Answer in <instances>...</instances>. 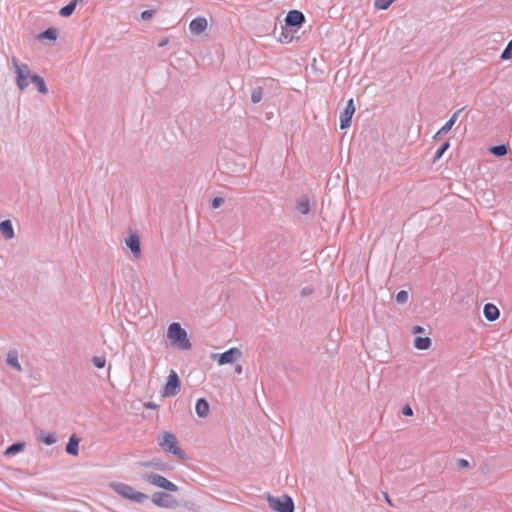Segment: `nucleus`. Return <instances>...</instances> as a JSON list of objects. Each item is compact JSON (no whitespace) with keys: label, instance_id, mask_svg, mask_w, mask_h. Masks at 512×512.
<instances>
[{"label":"nucleus","instance_id":"44","mask_svg":"<svg viewBox=\"0 0 512 512\" xmlns=\"http://www.w3.org/2000/svg\"><path fill=\"white\" fill-rule=\"evenodd\" d=\"M144 406L148 409L156 410L159 408V405L154 402H147L144 404Z\"/></svg>","mask_w":512,"mask_h":512},{"label":"nucleus","instance_id":"8","mask_svg":"<svg viewBox=\"0 0 512 512\" xmlns=\"http://www.w3.org/2000/svg\"><path fill=\"white\" fill-rule=\"evenodd\" d=\"M143 479L146 480L148 483L157 486L159 488L165 489L169 492H176L179 490L178 486L174 484L173 482L167 480L165 477L151 473V474H144Z\"/></svg>","mask_w":512,"mask_h":512},{"label":"nucleus","instance_id":"24","mask_svg":"<svg viewBox=\"0 0 512 512\" xmlns=\"http://www.w3.org/2000/svg\"><path fill=\"white\" fill-rule=\"evenodd\" d=\"M83 2L84 0H71L68 4H66L59 10V15L64 18L70 17L75 11L77 4Z\"/></svg>","mask_w":512,"mask_h":512},{"label":"nucleus","instance_id":"9","mask_svg":"<svg viewBox=\"0 0 512 512\" xmlns=\"http://www.w3.org/2000/svg\"><path fill=\"white\" fill-rule=\"evenodd\" d=\"M284 28L297 32L305 23V16L299 10H290L284 19Z\"/></svg>","mask_w":512,"mask_h":512},{"label":"nucleus","instance_id":"32","mask_svg":"<svg viewBox=\"0 0 512 512\" xmlns=\"http://www.w3.org/2000/svg\"><path fill=\"white\" fill-rule=\"evenodd\" d=\"M263 98V89L261 86L253 88L251 92V101L254 104L259 103Z\"/></svg>","mask_w":512,"mask_h":512},{"label":"nucleus","instance_id":"29","mask_svg":"<svg viewBox=\"0 0 512 512\" xmlns=\"http://www.w3.org/2000/svg\"><path fill=\"white\" fill-rule=\"evenodd\" d=\"M296 210L302 214L307 215L310 211L309 199L306 196L301 197L296 204Z\"/></svg>","mask_w":512,"mask_h":512},{"label":"nucleus","instance_id":"40","mask_svg":"<svg viewBox=\"0 0 512 512\" xmlns=\"http://www.w3.org/2000/svg\"><path fill=\"white\" fill-rule=\"evenodd\" d=\"M456 464H457V467L460 469H466V468L470 467L469 461L466 459H463V458L457 459Z\"/></svg>","mask_w":512,"mask_h":512},{"label":"nucleus","instance_id":"28","mask_svg":"<svg viewBox=\"0 0 512 512\" xmlns=\"http://www.w3.org/2000/svg\"><path fill=\"white\" fill-rule=\"evenodd\" d=\"M431 339L429 337L416 336L414 339V347L418 350H427L431 346Z\"/></svg>","mask_w":512,"mask_h":512},{"label":"nucleus","instance_id":"27","mask_svg":"<svg viewBox=\"0 0 512 512\" xmlns=\"http://www.w3.org/2000/svg\"><path fill=\"white\" fill-rule=\"evenodd\" d=\"M37 439L48 446L55 444L57 441L55 433H45L43 430L37 433Z\"/></svg>","mask_w":512,"mask_h":512},{"label":"nucleus","instance_id":"23","mask_svg":"<svg viewBox=\"0 0 512 512\" xmlns=\"http://www.w3.org/2000/svg\"><path fill=\"white\" fill-rule=\"evenodd\" d=\"M6 363L9 367L15 369L16 371H22V366L18 360V352L16 350H10L7 353Z\"/></svg>","mask_w":512,"mask_h":512},{"label":"nucleus","instance_id":"1","mask_svg":"<svg viewBox=\"0 0 512 512\" xmlns=\"http://www.w3.org/2000/svg\"><path fill=\"white\" fill-rule=\"evenodd\" d=\"M262 261L268 267H273L288 256L287 240L284 235L272 233L262 247Z\"/></svg>","mask_w":512,"mask_h":512},{"label":"nucleus","instance_id":"10","mask_svg":"<svg viewBox=\"0 0 512 512\" xmlns=\"http://www.w3.org/2000/svg\"><path fill=\"white\" fill-rule=\"evenodd\" d=\"M151 500L161 508L174 509L178 506L177 500L167 492H155Z\"/></svg>","mask_w":512,"mask_h":512},{"label":"nucleus","instance_id":"26","mask_svg":"<svg viewBox=\"0 0 512 512\" xmlns=\"http://www.w3.org/2000/svg\"><path fill=\"white\" fill-rule=\"evenodd\" d=\"M25 442L17 441L9 445L4 451V455L7 457L13 456L17 453L22 452L25 449Z\"/></svg>","mask_w":512,"mask_h":512},{"label":"nucleus","instance_id":"14","mask_svg":"<svg viewBox=\"0 0 512 512\" xmlns=\"http://www.w3.org/2000/svg\"><path fill=\"white\" fill-rule=\"evenodd\" d=\"M294 33L290 29H285L283 24H280L279 27L275 25L273 30L275 38L281 43H290L294 39Z\"/></svg>","mask_w":512,"mask_h":512},{"label":"nucleus","instance_id":"46","mask_svg":"<svg viewBox=\"0 0 512 512\" xmlns=\"http://www.w3.org/2000/svg\"><path fill=\"white\" fill-rule=\"evenodd\" d=\"M235 372H236L237 374H241V373H242V366H241L240 364H237V365L235 366Z\"/></svg>","mask_w":512,"mask_h":512},{"label":"nucleus","instance_id":"16","mask_svg":"<svg viewBox=\"0 0 512 512\" xmlns=\"http://www.w3.org/2000/svg\"><path fill=\"white\" fill-rule=\"evenodd\" d=\"M463 110H464V107H462V108L458 109L457 111H455L453 113V115L451 116V118L437 131V133L434 136V139H437L438 137L447 134L451 130V128L455 124L458 116L460 115V113Z\"/></svg>","mask_w":512,"mask_h":512},{"label":"nucleus","instance_id":"37","mask_svg":"<svg viewBox=\"0 0 512 512\" xmlns=\"http://www.w3.org/2000/svg\"><path fill=\"white\" fill-rule=\"evenodd\" d=\"M155 14H156V10H153V9L145 10L141 13L140 17H141V20H143V21H149L154 17Z\"/></svg>","mask_w":512,"mask_h":512},{"label":"nucleus","instance_id":"21","mask_svg":"<svg viewBox=\"0 0 512 512\" xmlns=\"http://www.w3.org/2000/svg\"><path fill=\"white\" fill-rule=\"evenodd\" d=\"M0 232L7 240L14 238L15 233L11 220H3L0 222Z\"/></svg>","mask_w":512,"mask_h":512},{"label":"nucleus","instance_id":"35","mask_svg":"<svg viewBox=\"0 0 512 512\" xmlns=\"http://www.w3.org/2000/svg\"><path fill=\"white\" fill-rule=\"evenodd\" d=\"M408 292L406 290H400L397 292L395 300L398 304H405L408 301Z\"/></svg>","mask_w":512,"mask_h":512},{"label":"nucleus","instance_id":"22","mask_svg":"<svg viewBox=\"0 0 512 512\" xmlns=\"http://www.w3.org/2000/svg\"><path fill=\"white\" fill-rule=\"evenodd\" d=\"M57 37H58V31L56 28H53V27L43 30L36 36V38L39 41L49 40L50 42H53V43L57 40Z\"/></svg>","mask_w":512,"mask_h":512},{"label":"nucleus","instance_id":"43","mask_svg":"<svg viewBox=\"0 0 512 512\" xmlns=\"http://www.w3.org/2000/svg\"><path fill=\"white\" fill-rule=\"evenodd\" d=\"M425 332V329L422 327V326H419V325H416L412 328V333L413 334H422Z\"/></svg>","mask_w":512,"mask_h":512},{"label":"nucleus","instance_id":"5","mask_svg":"<svg viewBox=\"0 0 512 512\" xmlns=\"http://www.w3.org/2000/svg\"><path fill=\"white\" fill-rule=\"evenodd\" d=\"M269 507L274 512H294V501L289 495H282L281 497L267 496Z\"/></svg>","mask_w":512,"mask_h":512},{"label":"nucleus","instance_id":"17","mask_svg":"<svg viewBox=\"0 0 512 512\" xmlns=\"http://www.w3.org/2000/svg\"><path fill=\"white\" fill-rule=\"evenodd\" d=\"M206 28L207 20L204 17H196L189 24L191 33L195 35H200L206 30Z\"/></svg>","mask_w":512,"mask_h":512},{"label":"nucleus","instance_id":"41","mask_svg":"<svg viewBox=\"0 0 512 512\" xmlns=\"http://www.w3.org/2000/svg\"><path fill=\"white\" fill-rule=\"evenodd\" d=\"M402 414L407 416V417L413 416V409H412V407L409 404H405L403 406V408H402Z\"/></svg>","mask_w":512,"mask_h":512},{"label":"nucleus","instance_id":"20","mask_svg":"<svg viewBox=\"0 0 512 512\" xmlns=\"http://www.w3.org/2000/svg\"><path fill=\"white\" fill-rule=\"evenodd\" d=\"M79 442L80 438L76 434H72L65 446L66 453L77 456L79 454Z\"/></svg>","mask_w":512,"mask_h":512},{"label":"nucleus","instance_id":"38","mask_svg":"<svg viewBox=\"0 0 512 512\" xmlns=\"http://www.w3.org/2000/svg\"><path fill=\"white\" fill-rule=\"evenodd\" d=\"M223 203H224V199L222 197H214L211 200V208L217 209V208L221 207Z\"/></svg>","mask_w":512,"mask_h":512},{"label":"nucleus","instance_id":"39","mask_svg":"<svg viewBox=\"0 0 512 512\" xmlns=\"http://www.w3.org/2000/svg\"><path fill=\"white\" fill-rule=\"evenodd\" d=\"M314 293V289L311 286L303 287L300 291L302 297L310 296Z\"/></svg>","mask_w":512,"mask_h":512},{"label":"nucleus","instance_id":"30","mask_svg":"<svg viewBox=\"0 0 512 512\" xmlns=\"http://www.w3.org/2000/svg\"><path fill=\"white\" fill-rule=\"evenodd\" d=\"M450 148V141L449 140H446L445 142H443L441 144V146L437 149L434 157H433V160L432 162L433 163H436L437 161H439L442 156L445 154V152Z\"/></svg>","mask_w":512,"mask_h":512},{"label":"nucleus","instance_id":"6","mask_svg":"<svg viewBox=\"0 0 512 512\" xmlns=\"http://www.w3.org/2000/svg\"><path fill=\"white\" fill-rule=\"evenodd\" d=\"M12 64L16 73V84L19 90L24 91L28 85V79H30L31 74L29 66L27 64H19V61L16 57H12Z\"/></svg>","mask_w":512,"mask_h":512},{"label":"nucleus","instance_id":"34","mask_svg":"<svg viewBox=\"0 0 512 512\" xmlns=\"http://www.w3.org/2000/svg\"><path fill=\"white\" fill-rule=\"evenodd\" d=\"M500 58L502 60H509L512 58V39L508 42V44L502 51Z\"/></svg>","mask_w":512,"mask_h":512},{"label":"nucleus","instance_id":"36","mask_svg":"<svg viewBox=\"0 0 512 512\" xmlns=\"http://www.w3.org/2000/svg\"><path fill=\"white\" fill-rule=\"evenodd\" d=\"M92 363L96 368L102 369L105 367L106 358L104 356H94L92 358Z\"/></svg>","mask_w":512,"mask_h":512},{"label":"nucleus","instance_id":"42","mask_svg":"<svg viewBox=\"0 0 512 512\" xmlns=\"http://www.w3.org/2000/svg\"><path fill=\"white\" fill-rule=\"evenodd\" d=\"M182 507L187 510H195L196 509V505L192 501H184Z\"/></svg>","mask_w":512,"mask_h":512},{"label":"nucleus","instance_id":"12","mask_svg":"<svg viewBox=\"0 0 512 512\" xmlns=\"http://www.w3.org/2000/svg\"><path fill=\"white\" fill-rule=\"evenodd\" d=\"M355 113V105L353 99H349L347 101V105L343 112H341L339 120H340V129L344 130L351 126L352 117Z\"/></svg>","mask_w":512,"mask_h":512},{"label":"nucleus","instance_id":"25","mask_svg":"<svg viewBox=\"0 0 512 512\" xmlns=\"http://www.w3.org/2000/svg\"><path fill=\"white\" fill-rule=\"evenodd\" d=\"M30 82L36 86L39 93H41V94L48 93V88L46 86L45 80L40 75L33 74L32 76H30Z\"/></svg>","mask_w":512,"mask_h":512},{"label":"nucleus","instance_id":"45","mask_svg":"<svg viewBox=\"0 0 512 512\" xmlns=\"http://www.w3.org/2000/svg\"><path fill=\"white\" fill-rule=\"evenodd\" d=\"M384 498H385V501L391 506V507H396L395 504L392 502V500L389 498L388 494L386 492H382Z\"/></svg>","mask_w":512,"mask_h":512},{"label":"nucleus","instance_id":"2","mask_svg":"<svg viewBox=\"0 0 512 512\" xmlns=\"http://www.w3.org/2000/svg\"><path fill=\"white\" fill-rule=\"evenodd\" d=\"M167 337L171 345L177 349L189 350L192 347L187 331L178 322H173L168 326Z\"/></svg>","mask_w":512,"mask_h":512},{"label":"nucleus","instance_id":"19","mask_svg":"<svg viewBox=\"0 0 512 512\" xmlns=\"http://www.w3.org/2000/svg\"><path fill=\"white\" fill-rule=\"evenodd\" d=\"M483 315L486 318V320L493 322L499 318L500 311L496 305L492 303H487L483 307Z\"/></svg>","mask_w":512,"mask_h":512},{"label":"nucleus","instance_id":"13","mask_svg":"<svg viewBox=\"0 0 512 512\" xmlns=\"http://www.w3.org/2000/svg\"><path fill=\"white\" fill-rule=\"evenodd\" d=\"M126 246L130 249L134 257L138 258L141 254V242L137 233L130 231L125 239Z\"/></svg>","mask_w":512,"mask_h":512},{"label":"nucleus","instance_id":"4","mask_svg":"<svg viewBox=\"0 0 512 512\" xmlns=\"http://www.w3.org/2000/svg\"><path fill=\"white\" fill-rule=\"evenodd\" d=\"M110 487L124 499L136 503H144L149 500V496L145 493L136 491L132 486L122 482H112Z\"/></svg>","mask_w":512,"mask_h":512},{"label":"nucleus","instance_id":"11","mask_svg":"<svg viewBox=\"0 0 512 512\" xmlns=\"http://www.w3.org/2000/svg\"><path fill=\"white\" fill-rule=\"evenodd\" d=\"M241 356L242 352L238 348L232 347L223 353L214 354L213 358H217L219 365H225L234 363Z\"/></svg>","mask_w":512,"mask_h":512},{"label":"nucleus","instance_id":"7","mask_svg":"<svg viewBox=\"0 0 512 512\" xmlns=\"http://www.w3.org/2000/svg\"><path fill=\"white\" fill-rule=\"evenodd\" d=\"M180 390H181L180 378L174 370H171L167 377L166 383L163 386L162 396L163 397L176 396L180 392Z\"/></svg>","mask_w":512,"mask_h":512},{"label":"nucleus","instance_id":"3","mask_svg":"<svg viewBox=\"0 0 512 512\" xmlns=\"http://www.w3.org/2000/svg\"><path fill=\"white\" fill-rule=\"evenodd\" d=\"M158 445L164 452L171 453L178 459H187L185 452L178 446V440L172 432L162 431L158 437Z\"/></svg>","mask_w":512,"mask_h":512},{"label":"nucleus","instance_id":"47","mask_svg":"<svg viewBox=\"0 0 512 512\" xmlns=\"http://www.w3.org/2000/svg\"><path fill=\"white\" fill-rule=\"evenodd\" d=\"M167 43H168V39H162V40L158 43V46H159V47H164Z\"/></svg>","mask_w":512,"mask_h":512},{"label":"nucleus","instance_id":"33","mask_svg":"<svg viewBox=\"0 0 512 512\" xmlns=\"http://www.w3.org/2000/svg\"><path fill=\"white\" fill-rule=\"evenodd\" d=\"M395 0H375L374 7L378 10H387Z\"/></svg>","mask_w":512,"mask_h":512},{"label":"nucleus","instance_id":"18","mask_svg":"<svg viewBox=\"0 0 512 512\" xmlns=\"http://www.w3.org/2000/svg\"><path fill=\"white\" fill-rule=\"evenodd\" d=\"M195 411L199 418H205L210 412V405L206 398L201 397L197 399L195 404Z\"/></svg>","mask_w":512,"mask_h":512},{"label":"nucleus","instance_id":"31","mask_svg":"<svg viewBox=\"0 0 512 512\" xmlns=\"http://www.w3.org/2000/svg\"><path fill=\"white\" fill-rule=\"evenodd\" d=\"M489 151L496 157H503L508 153V147L505 144L495 145Z\"/></svg>","mask_w":512,"mask_h":512},{"label":"nucleus","instance_id":"15","mask_svg":"<svg viewBox=\"0 0 512 512\" xmlns=\"http://www.w3.org/2000/svg\"><path fill=\"white\" fill-rule=\"evenodd\" d=\"M139 466L145 467V468H153L158 471L166 472L172 469V467L168 464L163 462L159 458H153L150 461H141L138 463Z\"/></svg>","mask_w":512,"mask_h":512}]
</instances>
